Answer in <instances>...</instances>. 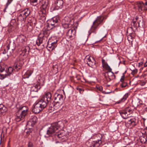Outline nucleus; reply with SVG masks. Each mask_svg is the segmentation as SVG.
Returning <instances> with one entry per match:
<instances>
[{"instance_id": "55", "label": "nucleus", "mask_w": 147, "mask_h": 147, "mask_svg": "<svg viewBox=\"0 0 147 147\" xmlns=\"http://www.w3.org/2000/svg\"><path fill=\"white\" fill-rule=\"evenodd\" d=\"M144 67H147V61H146L144 63Z\"/></svg>"}, {"instance_id": "10", "label": "nucleus", "mask_w": 147, "mask_h": 147, "mask_svg": "<svg viewBox=\"0 0 147 147\" xmlns=\"http://www.w3.org/2000/svg\"><path fill=\"white\" fill-rule=\"evenodd\" d=\"M26 115L23 114V113L21 111H19L17 112L15 120L17 122H19L21 120H22L24 118Z\"/></svg>"}, {"instance_id": "57", "label": "nucleus", "mask_w": 147, "mask_h": 147, "mask_svg": "<svg viewBox=\"0 0 147 147\" xmlns=\"http://www.w3.org/2000/svg\"><path fill=\"white\" fill-rule=\"evenodd\" d=\"M102 63L105 62V60L104 59L102 60Z\"/></svg>"}, {"instance_id": "21", "label": "nucleus", "mask_w": 147, "mask_h": 147, "mask_svg": "<svg viewBox=\"0 0 147 147\" xmlns=\"http://www.w3.org/2000/svg\"><path fill=\"white\" fill-rule=\"evenodd\" d=\"M38 84H37L35 85L32 86L31 88V90L32 91L37 92L41 88L40 84L39 82H38Z\"/></svg>"}, {"instance_id": "19", "label": "nucleus", "mask_w": 147, "mask_h": 147, "mask_svg": "<svg viewBox=\"0 0 147 147\" xmlns=\"http://www.w3.org/2000/svg\"><path fill=\"white\" fill-rule=\"evenodd\" d=\"M104 74L105 77H106V75H107L109 80V81L114 79L115 78V76L114 75V73L112 72L111 71H108L107 72H105L104 73Z\"/></svg>"}, {"instance_id": "56", "label": "nucleus", "mask_w": 147, "mask_h": 147, "mask_svg": "<svg viewBox=\"0 0 147 147\" xmlns=\"http://www.w3.org/2000/svg\"><path fill=\"white\" fill-rule=\"evenodd\" d=\"M10 3V2H9V1L8 0V2H7V5H9Z\"/></svg>"}, {"instance_id": "27", "label": "nucleus", "mask_w": 147, "mask_h": 147, "mask_svg": "<svg viewBox=\"0 0 147 147\" xmlns=\"http://www.w3.org/2000/svg\"><path fill=\"white\" fill-rule=\"evenodd\" d=\"M40 33L42 34L41 36H42V38L43 39V38L45 37L47 38V37L49 34L48 31L46 30L42 31Z\"/></svg>"}, {"instance_id": "64", "label": "nucleus", "mask_w": 147, "mask_h": 147, "mask_svg": "<svg viewBox=\"0 0 147 147\" xmlns=\"http://www.w3.org/2000/svg\"><path fill=\"white\" fill-rule=\"evenodd\" d=\"M84 79V80H85V82H86V81L85 80V79Z\"/></svg>"}, {"instance_id": "23", "label": "nucleus", "mask_w": 147, "mask_h": 147, "mask_svg": "<svg viewBox=\"0 0 147 147\" xmlns=\"http://www.w3.org/2000/svg\"><path fill=\"white\" fill-rule=\"evenodd\" d=\"M132 103L133 106L134 107H137L141 104L140 100L137 99L132 101Z\"/></svg>"}, {"instance_id": "44", "label": "nucleus", "mask_w": 147, "mask_h": 147, "mask_svg": "<svg viewBox=\"0 0 147 147\" xmlns=\"http://www.w3.org/2000/svg\"><path fill=\"white\" fill-rule=\"evenodd\" d=\"M27 146L28 147H33L34 146L33 143L31 141L28 142Z\"/></svg>"}, {"instance_id": "1", "label": "nucleus", "mask_w": 147, "mask_h": 147, "mask_svg": "<svg viewBox=\"0 0 147 147\" xmlns=\"http://www.w3.org/2000/svg\"><path fill=\"white\" fill-rule=\"evenodd\" d=\"M63 124L62 122L61 123L59 122L52 124L47 130V134L49 136H52L53 135L55 136L56 134L58 133V131L61 129V125Z\"/></svg>"}, {"instance_id": "45", "label": "nucleus", "mask_w": 147, "mask_h": 147, "mask_svg": "<svg viewBox=\"0 0 147 147\" xmlns=\"http://www.w3.org/2000/svg\"><path fill=\"white\" fill-rule=\"evenodd\" d=\"M96 87L97 89L100 91H101L102 90V86L98 85Z\"/></svg>"}, {"instance_id": "3", "label": "nucleus", "mask_w": 147, "mask_h": 147, "mask_svg": "<svg viewBox=\"0 0 147 147\" xmlns=\"http://www.w3.org/2000/svg\"><path fill=\"white\" fill-rule=\"evenodd\" d=\"M85 63L87 64L90 67L95 68L96 66V61L94 58L92 57L87 55L86 56L84 59Z\"/></svg>"}, {"instance_id": "15", "label": "nucleus", "mask_w": 147, "mask_h": 147, "mask_svg": "<svg viewBox=\"0 0 147 147\" xmlns=\"http://www.w3.org/2000/svg\"><path fill=\"white\" fill-rule=\"evenodd\" d=\"M57 40H56L55 42H52L50 44L49 42H48L47 48L48 50L51 51L54 49L55 48L57 47Z\"/></svg>"}, {"instance_id": "2", "label": "nucleus", "mask_w": 147, "mask_h": 147, "mask_svg": "<svg viewBox=\"0 0 147 147\" xmlns=\"http://www.w3.org/2000/svg\"><path fill=\"white\" fill-rule=\"evenodd\" d=\"M47 106L45 102H42L40 100L34 105L32 109V111L35 113H38L42 111Z\"/></svg>"}, {"instance_id": "51", "label": "nucleus", "mask_w": 147, "mask_h": 147, "mask_svg": "<svg viewBox=\"0 0 147 147\" xmlns=\"http://www.w3.org/2000/svg\"><path fill=\"white\" fill-rule=\"evenodd\" d=\"M102 64V66L104 68L105 67L106 65H108V64L105 62L104 63H103Z\"/></svg>"}, {"instance_id": "53", "label": "nucleus", "mask_w": 147, "mask_h": 147, "mask_svg": "<svg viewBox=\"0 0 147 147\" xmlns=\"http://www.w3.org/2000/svg\"><path fill=\"white\" fill-rule=\"evenodd\" d=\"M66 20H64L65 21V24H67V22H69V20H71V19H65Z\"/></svg>"}, {"instance_id": "42", "label": "nucleus", "mask_w": 147, "mask_h": 147, "mask_svg": "<svg viewBox=\"0 0 147 147\" xmlns=\"http://www.w3.org/2000/svg\"><path fill=\"white\" fill-rule=\"evenodd\" d=\"M131 71L132 72H131V74L133 75L136 74L138 72V70L137 69H133Z\"/></svg>"}, {"instance_id": "54", "label": "nucleus", "mask_w": 147, "mask_h": 147, "mask_svg": "<svg viewBox=\"0 0 147 147\" xmlns=\"http://www.w3.org/2000/svg\"><path fill=\"white\" fill-rule=\"evenodd\" d=\"M143 64V63L142 62H141L139 63V66H140L142 65Z\"/></svg>"}, {"instance_id": "28", "label": "nucleus", "mask_w": 147, "mask_h": 147, "mask_svg": "<svg viewBox=\"0 0 147 147\" xmlns=\"http://www.w3.org/2000/svg\"><path fill=\"white\" fill-rule=\"evenodd\" d=\"M7 109L6 107H5L3 104H0V112L1 113L5 112Z\"/></svg>"}, {"instance_id": "17", "label": "nucleus", "mask_w": 147, "mask_h": 147, "mask_svg": "<svg viewBox=\"0 0 147 147\" xmlns=\"http://www.w3.org/2000/svg\"><path fill=\"white\" fill-rule=\"evenodd\" d=\"M102 135L100 134H98L94 136V138L96 140L94 141L95 143H98L99 142V146L102 144Z\"/></svg>"}, {"instance_id": "63", "label": "nucleus", "mask_w": 147, "mask_h": 147, "mask_svg": "<svg viewBox=\"0 0 147 147\" xmlns=\"http://www.w3.org/2000/svg\"><path fill=\"white\" fill-rule=\"evenodd\" d=\"M6 9V8H5L4 9V11H5Z\"/></svg>"}, {"instance_id": "43", "label": "nucleus", "mask_w": 147, "mask_h": 147, "mask_svg": "<svg viewBox=\"0 0 147 147\" xmlns=\"http://www.w3.org/2000/svg\"><path fill=\"white\" fill-rule=\"evenodd\" d=\"M108 71H112L111 69L110 68V66L108 65L104 67Z\"/></svg>"}, {"instance_id": "6", "label": "nucleus", "mask_w": 147, "mask_h": 147, "mask_svg": "<svg viewBox=\"0 0 147 147\" xmlns=\"http://www.w3.org/2000/svg\"><path fill=\"white\" fill-rule=\"evenodd\" d=\"M51 97V93L50 92H48L46 93L40 100L42 102H45V105L47 106V104L50 101Z\"/></svg>"}, {"instance_id": "24", "label": "nucleus", "mask_w": 147, "mask_h": 147, "mask_svg": "<svg viewBox=\"0 0 147 147\" xmlns=\"http://www.w3.org/2000/svg\"><path fill=\"white\" fill-rule=\"evenodd\" d=\"M28 110V108L26 106H23L19 109V111L23 113L24 115H26L27 114V112Z\"/></svg>"}, {"instance_id": "8", "label": "nucleus", "mask_w": 147, "mask_h": 147, "mask_svg": "<svg viewBox=\"0 0 147 147\" xmlns=\"http://www.w3.org/2000/svg\"><path fill=\"white\" fill-rule=\"evenodd\" d=\"M30 10L29 9H25L20 13L19 14L18 18H26L30 15Z\"/></svg>"}, {"instance_id": "34", "label": "nucleus", "mask_w": 147, "mask_h": 147, "mask_svg": "<svg viewBox=\"0 0 147 147\" xmlns=\"http://www.w3.org/2000/svg\"><path fill=\"white\" fill-rule=\"evenodd\" d=\"M121 82V84L120 85L122 88L125 87L127 85V83L123 81V79L121 78L120 80Z\"/></svg>"}, {"instance_id": "26", "label": "nucleus", "mask_w": 147, "mask_h": 147, "mask_svg": "<svg viewBox=\"0 0 147 147\" xmlns=\"http://www.w3.org/2000/svg\"><path fill=\"white\" fill-rule=\"evenodd\" d=\"M42 8L44 9H45L48 6V1L46 0H43L42 2Z\"/></svg>"}, {"instance_id": "52", "label": "nucleus", "mask_w": 147, "mask_h": 147, "mask_svg": "<svg viewBox=\"0 0 147 147\" xmlns=\"http://www.w3.org/2000/svg\"><path fill=\"white\" fill-rule=\"evenodd\" d=\"M143 110L144 111H147V105H145L143 109Z\"/></svg>"}, {"instance_id": "35", "label": "nucleus", "mask_w": 147, "mask_h": 147, "mask_svg": "<svg viewBox=\"0 0 147 147\" xmlns=\"http://www.w3.org/2000/svg\"><path fill=\"white\" fill-rule=\"evenodd\" d=\"M28 48V47L23 48L21 50V52H22V53H20V55L24 56L26 52L27 49Z\"/></svg>"}, {"instance_id": "33", "label": "nucleus", "mask_w": 147, "mask_h": 147, "mask_svg": "<svg viewBox=\"0 0 147 147\" xmlns=\"http://www.w3.org/2000/svg\"><path fill=\"white\" fill-rule=\"evenodd\" d=\"M44 11H39V15L40 18H46V17H45V16L46 15Z\"/></svg>"}, {"instance_id": "47", "label": "nucleus", "mask_w": 147, "mask_h": 147, "mask_svg": "<svg viewBox=\"0 0 147 147\" xmlns=\"http://www.w3.org/2000/svg\"><path fill=\"white\" fill-rule=\"evenodd\" d=\"M139 83L141 86H143L145 85L146 82L144 81H140Z\"/></svg>"}, {"instance_id": "46", "label": "nucleus", "mask_w": 147, "mask_h": 147, "mask_svg": "<svg viewBox=\"0 0 147 147\" xmlns=\"http://www.w3.org/2000/svg\"><path fill=\"white\" fill-rule=\"evenodd\" d=\"M10 43L9 44H8L6 46V48L4 49V50L5 51L6 50H8L10 48Z\"/></svg>"}, {"instance_id": "61", "label": "nucleus", "mask_w": 147, "mask_h": 147, "mask_svg": "<svg viewBox=\"0 0 147 147\" xmlns=\"http://www.w3.org/2000/svg\"><path fill=\"white\" fill-rule=\"evenodd\" d=\"M145 4L146 5H147V3H145Z\"/></svg>"}, {"instance_id": "18", "label": "nucleus", "mask_w": 147, "mask_h": 147, "mask_svg": "<svg viewBox=\"0 0 147 147\" xmlns=\"http://www.w3.org/2000/svg\"><path fill=\"white\" fill-rule=\"evenodd\" d=\"M86 144L88 147H98L99 146V142L95 143L94 141H88L86 142Z\"/></svg>"}, {"instance_id": "37", "label": "nucleus", "mask_w": 147, "mask_h": 147, "mask_svg": "<svg viewBox=\"0 0 147 147\" xmlns=\"http://www.w3.org/2000/svg\"><path fill=\"white\" fill-rule=\"evenodd\" d=\"M32 71L30 70H28L26 73L25 75H26V78H28L32 74Z\"/></svg>"}, {"instance_id": "30", "label": "nucleus", "mask_w": 147, "mask_h": 147, "mask_svg": "<svg viewBox=\"0 0 147 147\" xmlns=\"http://www.w3.org/2000/svg\"><path fill=\"white\" fill-rule=\"evenodd\" d=\"M128 96V94L127 93L126 94L121 100L119 101L118 103H120L124 102L127 99Z\"/></svg>"}, {"instance_id": "62", "label": "nucleus", "mask_w": 147, "mask_h": 147, "mask_svg": "<svg viewBox=\"0 0 147 147\" xmlns=\"http://www.w3.org/2000/svg\"><path fill=\"white\" fill-rule=\"evenodd\" d=\"M146 140H147V134L146 133Z\"/></svg>"}, {"instance_id": "29", "label": "nucleus", "mask_w": 147, "mask_h": 147, "mask_svg": "<svg viewBox=\"0 0 147 147\" xmlns=\"http://www.w3.org/2000/svg\"><path fill=\"white\" fill-rule=\"evenodd\" d=\"M144 5V3L142 2H139L138 3V6L139 11H142V7Z\"/></svg>"}, {"instance_id": "14", "label": "nucleus", "mask_w": 147, "mask_h": 147, "mask_svg": "<svg viewBox=\"0 0 147 147\" xmlns=\"http://www.w3.org/2000/svg\"><path fill=\"white\" fill-rule=\"evenodd\" d=\"M13 70V68L12 67H9L6 71H4V73L0 74L1 77L4 78L7 76L9 75L11 73Z\"/></svg>"}, {"instance_id": "59", "label": "nucleus", "mask_w": 147, "mask_h": 147, "mask_svg": "<svg viewBox=\"0 0 147 147\" xmlns=\"http://www.w3.org/2000/svg\"><path fill=\"white\" fill-rule=\"evenodd\" d=\"M7 147H10V146L9 144V143L8 144V146Z\"/></svg>"}, {"instance_id": "22", "label": "nucleus", "mask_w": 147, "mask_h": 147, "mask_svg": "<svg viewBox=\"0 0 147 147\" xmlns=\"http://www.w3.org/2000/svg\"><path fill=\"white\" fill-rule=\"evenodd\" d=\"M119 113L122 118L124 119H126L128 118V113L125 111L124 110H121Z\"/></svg>"}, {"instance_id": "60", "label": "nucleus", "mask_w": 147, "mask_h": 147, "mask_svg": "<svg viewBox=\"0 0 147 147\" xmlns=\"http://www.w3.org/2000/svg\"><path fill=\"white\" fill-rule=\"evenodd\" d=\"M68 17L69 18H72V17L71 16H69V17L68 16Z\"/></svg>"}, {"instance_id": "39", "label": "nucleus", "mask_w": 147, "mask_h": 147, "mask_svg": "<svg viewBox=\"0 0 147 147\" xmlns=\"http://www.w3.org/2000/svg\"><path fill=\"white\" fill-rule=\"evenodd\" d=\"M124 110L127 112V113H128L129 115L130 114V113H131L132 112L131 110V109L129 107H127L125 109H124Z\"/></svg>"}, {"instance_id": "13", "label": "nucleus", "mask_w": 147, "mask_h": 147, "mask_svg": "<svg viewBox=\"0 0 147 147\" xmlns=\"http://www.w3.org/2000/svg\"><path fill=\"white\" fill-rule=\"evenodd\" d=\"M140 135V142L142 143H145L147 142L146 138V133L144 131V132H140L139 133Z\"/></svg>"}, {"instance_id": "25", "label": "nucleus", "mask_w": 147, "mask_h": 147, "mask_svg": "<svg viewBox=\"0 0 147 147\" xmlns=\"http://www.w3.org/2000/svg\"><path fill=\"white\" fill-rule=\"evenodd\" d=\"M42 33H40L38 36V40L36 41V44L38 46H39L42 43L43 39L42 38V37L41 36Z\"/></svg>"}, {"instance_id": "11", "label": "nucleus", "mask_w": 147, "mask_h": 147, "mask_svg": "<svg viewBox=\"0 0 147 147\" xmlns=\"http://www.w3.org/2000/svg\"><path fill=\"white\" fill-rule=\"evenodd\" d=\"M67 134L65 131L61 130L60 131H58L55 136H57L58 138L63 140L67 138Z\"/></svg>"}, {"instance_id": "12", "label": "nucleus", "mask_w": 147, "mask_h": 147, "mask_svg": "<svg viewBox=\"0 0 147 147\" xmlns=\"http://www.w3.org/2000/svg\"><path fill=\"white\" fill-rule=\"evenodd\" d=\"M76 33V31L75 29H70L67 32L66 35L69 38L72 39L75 38Z\"/></svg>"}, {"instance_id": "50", "label": "nucleus", "mask_w": 147, "mask_h": 147, "mask_svg": "<svg viewBox=\"0 0 147 147\" xmlns=\"http://www.w3.org/2000/svg\"><path fill=\"white\" fill-rule=\"evenodd\" d=\"M133 121V123H131L130 125L132 126H135V125H136V123L135 122V121Z\"/></svg>"}, {"instance_id": "31", "label": "nucleus", "mask_w": 147, "mask_h": 147, "mask_svg": "<svg viewBox=\"0 0 147 147\" xmlns=\"http://www.w3.org/2000/svg\"><path fill=\"white\" fill-rule=\"evenodd\" d=\"M50 24L52 26L54 25L56 23L58 22L57 19H50Z\"/></svg>"}, {"instance_id": "48", "label": "nucleus", "mask_w": 147, "mask_h": 147, "mask_svg": "<svg viewBox=\"0 0 147 147\" xmlns=\"http://www.w3.org/2000/svg\"><path fill=\"white\" fill-rule=\"evenodd\" d=\"M135 121V119H131L129 120L128 121L130 125L131 123H133L132 121Z\"/></svg>"}, {"instance_id": "20", "label": "nucleus", "mask_w": 147, "mask_h": 147, "mask_svg": "<svg viewBox=\"0 0 147 147\" xmlns=\"http://www.w3.org/2000/svg\"><path fill=\"white\" fill-rule=\"evenodd\" d=\"M63 0H58L54 9H58L59 8H62L63 7Z\"/></svg>"}, {"instance_id": "41", "label": "nucleus", "mask_w": 147, "mask_h": 147, "mask_svg": "<svg viewBox=\"0 0 147 147\" xmlns=\"http://www.w3.org/2000/svg\"><path fill=\"white\" fill-rule=\"evenodd\" d=\"M137 19H133L132 22H131V24H133V26L135 27L136 26V20Z\"/></svg>"}, {"instance_id": "7", "label": "nucleus", "mask_w": 147, "mask_h": 147, "mask_svg": "<svg viewBox=\"0 0 147 147\" xmlns=\"http://www.w3.org/2000/svg\"><path fill=\"white\" fill-rule=\"evenodd\" d=\"M62 104V102H55V103L54 104L52 103L51 104H50L49 107H51L50 109L51 110H59L61 109Z\"/></svg>"}, {"instance_id": "36", "label": "nucleus", "mask_w": 147, "mask_h": 147, "mask_svg": "<svg viewBox=\"0 0 147 147\" xmlns=\"http://www.w3.org/2000/svg\"><path fill=\"white\" fill-rule=\"evenodd\" d=\"M100 19H96L93 22V24L97 27L101 22Z\"/></svg>"}, {"instance_id": "38", "label": "nucleus", "mask_w": 147, "mask_h": 147, "mask_svg": "<svg viewBox=\"0 0 147 147\" xmlns=\"http://www.w3.org/2000/svg\"><path fill=\"white\" fill-rule=\"evenodd\" d=\"M20 41L22 42H25L26 40V38L25 36L23 35L21 36L20 38Z\"/></svg>"}, {"instance_id": "9", "label": "nucleus", "mask_w": 147, "mask_h": 147, "mask_svg": "<svg viewBox=\"0 0 147 147\" xmlns=\"http://www.w3.org/2000/svg\"><path fill=\"white\" fill-rule=\"evenodd\" d=\"M74 19H71V20H69V22H68L67 24H65V19H62L61 23L63 27L65 29L69 27L70 25H72L73 24V23L74 22Z\"/></svg>"}, {"instance_id": "4", "label": "nucleus", "mask_w": 147, "mask_h": 147, "mask_svg": "<svg viewBox=\"0 0 147 147\" xmlns=\"http://www.w3.org/2000/svg\"><path fill=\"white\" fill-rule=\"evenodd\" d=\"M37 121V118L35 116H32L27 123V126L30 129L33 127Z\"/></svg>"}, {"instance_id": "58", "label": "nucleus", "mask_w": 147, "mask_h": 147, "mask_svg": "<svg viewBox=\"0 0 147 147\" xmlns=\"http://www.w3.org/2000/svg\"><path fill=\"white\" fill-rule=\"evenodd\" d=\"M27 134L29 135L30 134V132L29 131H27Z\"/></svg>"}, {"instance_id": "16", "label": "nucleus", "mask_w": 147, "mask_h": 147, "mask_svg": "<svg viewBox=\"0 0 147 147\" xmlns=\"http://www.w3.org/2000/svg\"><path fill=\"white\" fill-rule=\"evenodd\" d=\"M55 102H62L63 101V96L62 94L56 93L54 94Z\"/></svg>"}, {"instance_id": "5", "label": "nucleus", "mask_w": 147, "mask_h": 147, "mask_svg": "<svg viewBox=\"0 0 147 147\" xmlns=\"http://www.w3.org/2000/svg\"><path fill=\"white\" fill-rule=\"evenodd\" d=\"M23 63V61L20 59V57L17 58L13 65L15 70L18 71L21 69Z\"/></svg>"}, {"instance_id": "49", "label": "nucleus", "mask_w": 147, "mask_h": 147, "mask_svg": "<svg viewBox=\"0 0 147 147\" xmlns=\"http://www.w3.org/2000/svg\"><path fill=\"white\" fill-rule=\"evenodd\" d=\"M31 3H34L37 2V0H30Z\"/></svg>"}, {"instance_id": "32", "label": "nucleus", "mask_w": 147, "mask_h": 147, "mask_svg": "<svg viewBox=\"0 0 147 147\" xmlns=\"http://www.w3.org/2000/svg\"><path fill=\"white\" fill-rule=\"evenodd\" d=\"M97 27L95 25L93 24L89 31V32H95Z\"/></svg>"}, {"instance_id": "40", "label": "nucleus", "mask_w": 147, "mask_h": 147, "mask_svg": "<svg viewBox=\"0 0 147 147\" xmlns=\"http://www.w3.org/2000/svg\"><path fill=\"white\" fill-rule=\"evenodd\" d=\"M76 89L78 91L80 94L82 93V92L83 91L82 87L80 86H77Z\"/></svg>"}]
</instances>
